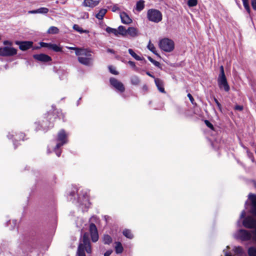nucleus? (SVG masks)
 <instances>
[{
  "mask_svg": "<svg viewBox=\"0 0 256 256\" xmlns=\"http://www.w3.org/2000/svg\"><path fill=\"white\" fill-rule=\"evenodd\" d=\"M84 251H86L88 254L92 252L90 241L87 233L84 234L80 242L77 252L78 256H86Z\"/></svg>",
  "mask_w": 256,
  "mask_h": 256,
  "instance_id": "f257e3e1",
  "label": "nucleus"
},
{
  "mask_svg": "<svg viewBox=\"0 0 256 256\" xmlns=\"http://www.w3.org/2000/svg\"><path fill=\"white\" fill-rule=\"evenodd\" d=\"M84 52H81L80 54H78V61L82 64L90 66L92 64V58L91 54V52L86 48H84Z\"/></svg>",
  "mask_w": 256,
  "mask_h": 256,
  "instance_id": "f03ea898",
  "label": "nucleus"
},
{
  "mask_svg": "<svg viewBox=\"0 0 256 256\" xmlns=\"http://www.w3.org/2000/svg\"><path fill=\"white\" fill-rule=\"evenodd\" d=\"M218 84L220 89L224 90L226 92L230 90V88L227 82L222 66H220V73L218 78Z\"/></svg>",
  "mask_w": 256,
  "mask_h": 256,
  "instance_id": "7ed1b4c3",
  "label": "nucleus"
},
{
  "mask_svg": "<svg viewBox=\"0 0 256 256\" xmlns=\"http://www.w3.org/2000/svg\"><path fill=\"white\" fill-rule=\"evenodd\" d=\"M57 141L58 142L56 144L54 150L57 156H60L61 152L59 151L58 149L67 142V135L64 130H60L58 133Z\"/></svg>",
  "mask_w": 256,
  "mask_h": 256,
  "instance_id": "20e7f679",
  "label": "nucleus"
},
{
  "mask_svg": "<svg viewBox=\"0 0 256 256\" xmlns=\"http://www.w3.org/2000/svg\"><path fill=\"white\" fill-rule=\"evenodd\" d=\"M160 48L166 52H171L174 48V44L173 40L168 38H164L159 42Z\"/></svg>",
  "mask_w": 256,
  "mask_h": 256,
  "instance_id": "39448f33",
  "label": "nucleus"
},
{
  "mask_svg": "<svg viewBox=\"0 0 256 256\" xmlns=\"http://www.w3.org/2000/svg\"><path fill=\"white\" fill-rule=\"evenodd\" d=\"M147 18L150 21L158 23L162 20V14L156 9H150L147 12Z\"/></svg>",
  "mask_w": 256,
  "mask_h": 256,
  "instance_id": "423d86ee",
  "label": "nucleus"
},
{
  "mask_svg": "<svg viewBox=\"0 0 256 256\" xmlns=\"http://www.w3.org/2000/svg\"><path fill=\"white\" fill-rule=\"evenodd\" d=\"M253 231L250 232L245 230H240L235 234V236L243 241L248 240L252 238L255 242L253 239L254 236Z\"/></svg>",
  "mask_w": 256,
  "mask_h": 256,
  "instance_id": "0eeeda50",
  "label": "nucleus"
},
{
  "mask_svg": "<svg viewBox=\"0 0 256 256\" xmlns=\"http://www.w3.org/2000/svg\"><path fill=\"white\" fill-rule=\"evenodd\" d=\"M17 50L11 46H4L0 48V56H10L16 54Z\"/></svg>",
  "mask_w": 256,
  "mask_h": 256,
  "instance_id": "6e6552de",
  "label": "nucleus"
},
{
  "mask_svg": "<svg viewBox=\"0 0 256 256\" xmlns=\"http://www.w3.org/2000/svg\"><path fill=\"white\" fill-rule=\"evenodd\" d=\"M242 224L246 228H255V230H256V219L251 216L245 218L242 222Z\"/></svg>",
  "mask_w": 256,
  "mask_h": 256,
  "instance_id": "1a4fd4ad",
  "label": "nucleus"
},
{
  "mask_svg": "<svg viewBox=\"0 0 256 256\" xmlns=\"http://www.w3.org/2000/svg\"><path fill=\"white\" fill-rule=\"evenodd\" d=\"M110 84L116 90L122 92L125 90V88L122 82L115 78H112L110 80Z\"/></svg>",
  "mask_w": 256,
  "mask_h": 256,
  "instance_id": "9d476101",
  "label": "nucleus"
},
{
  "mask_svg": "<svg viewBox=\"0 0 256 256\" xmlns=\"http://www.w3.org/2000/svg\"><path fill=\"white\" fill-rule=\"evenodd\" d=\"M89 230L92 241L93 242H97L98 240V234L96 225L94 224H90L89 226Z\"/></svg>",
  "mask_w": 256,
  "mask_h": 256,
  "instance_id": "9b49d317",
  "label": "nucleus"
},
{
  "mask_svg": "<svg viewBox=\"0 0 256 256\" xmlns=\"http://www.w3.org/2000/svg\"><path fill=\"white\" fill-rule=\"evenodd\" d=\"M16 44L19 46V48L21 50H26L30 48L32 46L33 43L32 42L30 41H16Z\"/></svg>",
  "mask_w": 256,
  "mask_h": 256,
  "instance_id": "f8f14e48",
  "label": "nucleus"
},
{
  "mask_svg": "<svg viewBox=\"0 0 256 256\" xmlns=\"http://www.w3.org/2000/svg\"><path fill=\"white\" fill-rule=\"evenodd\" d=\"M100 2V0H84L82 2V5L86 7H90V8H94V7L98 6Z\"/></svg>",
  "mask_w": 256,
  "mask_h": 256,
  "instance_id": "ddd939ff",
  "label": "nucleus"
},
{
  "mask_svg": "<svg viewBox=\"0 0 256 256\" xmlns=\"http://www.w3.org/2000/svg\"><path fill=\"white\" fill-rule=\"evenodd\" d=\"M34 58L36 60L44 62H48L52 60V58L50 56L43 54H34Z\"/></svg>",
  "mask_w": 256,
  "mask_h": 256,
  "instance_id": "4468645a",
  "label": "nucleus"
},
{
  "mask_svg": "<svg viewBox=\"0 0 256 256\" xmlns=\"http://www.w3.org/2000/svg\"><path fill=\"white\" fill-rule=\"evenodd\" d=\"M249 196L252 202L250 212L256 216V196L250 194Z\"/></svg>",
  "mask_w": 256,
  "mask_h": 256,
  "instance_id": "2eb2a0df",
  "label": "nucleus"
},
{
  "mask_svg": "<svg viewBox=\"0 0 256 256\" xmlns=\"http://www.w3.org/2000/svg\"><path fill=\"white\" fill-rule=\"evenodd\" d=\"M120 17L122 22L124 24H129L131 23L132 21L129 16L124 12L120 14Z\"/></svg>",
  "mask_w": 256,
  "mask_h": 256,
  "instance_id": "dca6fc26",
  "label": "nucleus"
},
{
  "mask_svg": "<svg viewBox=\"0 0 256 256\" xmlns=\"http://www.w3.org/2000/svg\"><path fill=\"white\" fill-rule=\"evenodd\" d=\"M154 82L159 91L161 92L165 93L162 81L159 78H155Z\"/></svg>",
  "mask_w": 256,
  "mask_h": 256,
  "instance_id": "f3484780",
  "label": "nucleus"
},
{
  "mask_svg": "<svg viewBox=\"0 0 256 256\" xmlns=\"http://www.w3.org/2000/svg\"><path fill=\"white\" fill-rule=\"evenodd\" d=\"M127 34L132 37H136L138 36V30L134 27H130L126 30Z\"/></svg>",
  "mask_w": 256,
  "mask_h": 256,
  "instance_id": "a211bd4d",
  "label": "nucleus"
},
{
  "mask_svg": "<svg viewBox=\"0 0 256 256\" xmlns=\"http://www.w3.org/2000/svg\"><path fill=\"white\" fill-rule=\"evenodd\" d=\"M106 12V9L102 8L100 10L99 12L96 15V18L99 20H102L103 19Z\"/></svg>",
  "mask_w": 256,
  "mask_h": 256,
  "instance_id": "6ab92c4d",
  "label": "nucleus"
},
{
  "mask_svg": "<svg viewBox=\"0 0 256 256\" xmlns=\"http://www.w3.org/2000/svg\"><path fill=\"white\" fill-rule=\"evenodd\" d=\"M115 250L118 254L122 252L124 248L122 244L120 242H116Z\"/></svg>",
  "mask_w": 256,
  "mask_h": 256,
  "instance_id": "aec40b11",
  "label": "nucleus"
},
{
  "mask_svg": "<svg viewBox=\"0 0 256 256\" xmlns=\"http://www.w3.org/2000/svg\"><path fill=\"white\" fill-rule=\"evenodd\" d=\"M144 2L143 0H140L136 2V10L140 12L144 8Z\"/></svg>",
  "mask_w": 256,
  "mask_h": 256,
  "instance_id": "412c9836",
  "label": "nucleus"
},
{
  "mask_svg": "<svg viewBox=\"0 0 256 256\" xmlns=\"http://www.w3.org/2000/svg\"><path fill=\"white\" fill-rule=\"evenodd\" d=\"M66 48L68 50H75V53L76 56L80 54L81 52H84L83 48H80L76 47H72V46H66Z\"/></svg>",
  "mask_w": 256,
  "mask_h": 256,
  "instance_id": "4be33fe9",
  "label": "nucleus"
},
{
  "mask_svg": "<svg viewBox=\"0 0 256 256\" xmlns=\"http://www.w3.org/2000/svg\"><path fill=\"white\" fill-rule=\"evenodd\" d=\"M47 32L49 34H56L59 32V29L56 26H52L48 28Z\"/></svg>",
  "mask_w": 256,
  "mask_h": 256,
  "instance_id": "5701e85b",
  "label": "nucleus"
},
{
  "mask_svg": "<svg viewBox=\"0 0 256 256\" xmlns=\"http://www.w3.org/2000/svg\"><path fill=\"white\" fill-rule=\"evenodd\" d=\"M73 28L75 30L79 32L80 34H82V33H88V32H89L88 30H84L78 24H76L74 25Z\"/></svg>",
  "mask_w": 256,
  "mask_h": 256,
  "instance_id": "b1692460",
  "label": "nucleus"
},
{
  "mask_svg": "<svg viewBox=\"0 0 256 256\" xmlns=\"http://www.w3.org/2000/svg\"><path fill=\"white\" fill-rule=\"evenodd\" d=\"M118 34L122 36H126L127 34V30L124 26H118Z\"/></svg>",
  "mask_w": 256,
  "mask_h": 256,
  "instance_id": "393cba45",
  "label": "nucleus"
},
{
  "mask_svg": "<svg viewBox=\"0 0 256 256\" xmlns=\"http://www.w3.org/2000/svg\"><path fill=\"white\" fill-rule=\"evenodd\" d=\"M129 54L136 60H142V58L136 54L132 49H128V50Z\"/></svg>",
  "mask_w": 256,
  "mask_h": 256,
  "instance_id": "a878e982",
  "label": "nucleus"
},
{
  "mask_svg": "<svg viewBox=\"0 0 256 256\" xmlns=\"http://www.w3.org/2000/svg\"><path fill=\"white\" fill-rule=\"evenodd\" d=\"M248 253L249 256H256V248L254 246L249 248Z\"/></svg>",
  "mask_w": 256,
  "mask_h": 256,
  "instance_id": "bb28decb",
  "label": "nucleus"
},
{
  "mask_svg": "<svg viewBox=\"0 0 256 256\" xmlns=\"http://www.w3.org/2000/svg\"><path fill=\"white\" fill-rule=\"evenodd\" d=\"M131 83L134 85H138L140 82V80L138 76H134L130 78Z\"/></svg>",
  "mask_w": 256,
  "mask_h": 256,
  "instance_id": "cd10ccee",
  "label": "nucleus"
},
{
  "mask_svg": "<svg viewBox=\"0 0 256 256\" xmlns=\"http://www.w3.org/2000/svg\"><path fill=\"white\" fill-rule=\"evenodd\" d=\"M107 32L114 34L116 36H118V30L116 29L111 28L110 27H107L106 29Z\"/></svg>",
  "mask_w": 256,
  "mask_h": 256,
  "instance_id": "c85d7f7f",
  "label": "nucleus"
},
{
  "mask_svg": "<svg viewBox=\"0 0 256 256\" xmlns=\"http://www.w3.org/2000/svg\"><path fill=\"white\" fill-rule=\"evenodd\" d=\"M104 242L105 244H110L112 242V238L108 234L104 235L103 238Z\"/></svg>",
  "mask_w": 256,
  "mask_h": 256,
  "instance_id": "c756f323",
  "label": "nucleus"
},
{
  "mask_svg": "<svg viewBox=\"0 0 256 256\" xmlns=\"http://www.w3.org/2000/svg\"><path fill=\"white\" fill-rule=\"evenodd\" d=\"M147 48L150 50L154 54H156V48H155L154 45L151 43V42L150 40L149 41V42L147 46Z\"/></svg>",
  "mask_w": 256,
  "mask_h": 256,
  "instance_id": "7c9ffc66",
  "label": "nucleus"
},
{
  "mask_svg": "<svg viewBox=\"0 0 256 256\" xmlns=\"http://www.w3.org/2000/svg\"><path fill=\"white\" fill-rule=\"evenodd\" d=\"M234 251L236 254L238 256H241L244 252L243 250L240 246L234 247Z\"/></svg>",
  "mask_w": 256,
  "mask_h": 256,
  "instance_id": "2f4dec72",
  "label": "nucleus"
},
{
  "mask_svg": "<svg viewBox=\"0 0 256 256\" xmlns=\"http://www.w3.org/2000/svg\"><path fill=\"white\" fill-rule=\"evenodd\" d=\"M123 234L126 238H133V235L131 232V231L129 230H124L123 231Z\"/></svg>",
  "mask_w": 256,
  "mask_h": 256,
  "instance_id": "473e14b6",
  "label": "nucleus"
},
{
  "mask_svg": "<svg viewBox=\"0 0 256 256\" xmlns=\"http://www.w3.org/2000/svg\"><path fill=\"white\" fill-rule=\"evenodd\" d=\"M51 50H52L56 52H59L62 50V48L60 47L59 46H58L56 44H54L52 46H51Z\"/></svg>",
  "mask_w": 256,
  "mask_h": 256,
  "instance_id": "72a5a7b5",
  "label": "nucleus"
},
{
  "mask_svg": "<svg viewBox=\"0 0 256 256\" xmlns=\"http://www.w3.org/2000/svg\"><path fill=\"white\" fill-rule=\"evenodd\" d=\"M242 1L245 9L249 13L250 12V8L248 5V0H242Z\"/></svg>",
  "mask_w": 256,
  "mask_h": 256,
  "instance_id": "f704fd0d",
  "label": "nucleus"
},
{
  "mask_svg": "<svg viewBox=\"0 0 256 256\" xmlns=\"http://www.w3.org/2000/svg\"><path fill=\"white\" fill-rule=\"evenodd\" d=\"M38 10V13L39 14H46L48 12V9L46 8H40Z\"/></svg>",
  "mask_w": 256,
  "mask_h": 256,
  "instance_id": "c9c22d12",
  "label": "nucleus"
},
{
  "mask_svg": "<svg viewBox=\"0 0 256 256\" xmlns=\"http://www.w3.org/2000/svg\"><path fill=\"white\" fill-rule=\"evenodd\" d=\"M197 0H188V4L189 6L192 7L196 6L197 4Z\"/></svg>",
  "mask_w": 256,
  "mask_h": 256,
  "instance_id": "e433bc0d",
  "label": "nucleus"
},
{
  "mask_svg": "<svg viewBox=\"0 0 256 256\" xmlns=\"http://www.w3.org/2000/svg\"><path fill=\"white\" fill-rule=\"evenodd\" d=\"M148 60L152 62L155 66H159L160 65V64L159 62L153 60L151 57L148 56Z\"/></svg>",
  "mask_w": 256,
  "mask_h": 256,
  "instance_id": "4c0bfd02",
  "label": "nucleus"
},
{
  "mask_svg": "<svg viewBox=\"0 0 256 256\" xmlns=\"http://www.w3.org/2000/svg\"><path fill=\"white\" fill-rule=\"evenodd\" d=\"M84 200H81V198L80 197V196H78V202L80 204H86L85 202H87L88 199L84 196Z\"/></svg>",
  "mask_w": 256,
  "mask_h": 256,
  "instance_id": "58836bf2",
  "label": "nucleus"
},
{
  "mask_svg": "<svg viewBox=\"0 0 256 256\" xmlns=\"http://www.w3.org/2000/svg\"><path fill=\"white\" fill-rule=\"evenodd\" d=\"M108 68H109V70H110V72L112 74H118V72L116 71V70L113 66H110L108 67Z\"/></svg>",
  "mask_w": 256,
  "mask_h": 256,
  "instance_id": "ea45409f",
  "label": "nucleus"
},
{
  "mask_svg": "<svg viewBox=\"0 0 256 256\" xmlns=\"http://www.w3.org/2000/svg\"><path fill=\"white\" fill-rule=\"evenodd\" d=\"M214 101L216 102V104L220 110L222 111V106H221L220 104L218 102V100L215 98H214Z\"/></svg>",
  "mask_w": 256,
  "mask_h": 256,
  "instance_id": "a19ab883",
  "label": "nucleus"
},
{
  "mask_svg": "<svg viewBox=\"0 0 256 256\" xmlns=\"http://www.w3.org/2000/svg\"><path fill=\"white\" fill-rule=\"evenodd\" d=\"M89 17L88 14L86 12H84L82 14L81 18H82L88 19Z\"/></svg>",
  "mask_w": 256,
  "mask_h": 256,
  "instance_id": "79ce46f5",
  "label": "nucleus"
},
{
  "mask_svg": "<svg viewBox=\"0 0 256 256\" xmlns=\"http://www.w3.org/2000/svg\"><path fill=\"white\" fill-rule=\"evenodd\" d=\"M205 124L206 125L210 128H213L212 124L208 120H205Z\"/></svg>",
  "mask_w": 256,
  "mask_h": 256,
  "instance_id": "37998d69",
  "label": "nucleus"
},
{
  "mask_svg": "<svg viewBox=\"0 0 256 256\" xmlns=\"http://www.w3.org/2000/svg\"><path fill=\"white\" fill-rule=\"evenodd\" d=\"M16 138H15L16 140H20V139H22L23 140L24 138V134H22V133H20V136H18L16 135Z\"/></svg>",
  "mask_w": 256,
  "mask_h": 256,
  "instance_id": "c03bdc74",
  "label": "nucleus"
},
{
  "mask_svg": "<svg viewBox=\"0 0 256 256\" xmlns=\"http://www.w3.org/2000/svg\"><path fill=\"white\" fill-rule=\"evenodd\" d=\"M112 11L113 12H116L117 10H120L118 6L117 5H114L112 6Z\"/></svg>",
  "mask_w": 256,
  "mask_h": 256,
  "instance_id": "a18cd8bd",
  "label": "nucleus"
},
{
  "mask_svg": "<svg viewBox=\"0 0 256 256\" xmlns=\"http://www.w3.org/2000/svg\"><path fill=\"white\" fill-rule=\"evenodd\" d=\"M252 5L253 8L256 10V0H252Z\"/></svg>",
  "mask_w": 256,
  "mask_h": 256,
  "instance_id": "49530a36",
  "label": "nucleus"
},
{
  "mask_svg": "<svg viewBox=\"0 0 256 256\" xmlns=\"http://www.w3.org/2000/svg\"><path fill=\"white\" fill-rule=\"evenodd\" d=\"M188 98H189V99H190V101L191 102H192V104H194V98H192V94H188Z\"/></svg>",
  "mask_w": 256,
  "mask_h": 256,
  "instance_id": "de8ad7c7",
  "label": "nucleus"
},
{
  "mask_svg": "<svg viewBox=\"0 0 256 256\" xmlns=\"http://www.w3.org/2000/svg\"><path fill=\"white\" fill-rule=\"evenodd\" d=\"M128 63L132 67L134 68H136L135 63L134 62L129 61Z\"/></svg>",
  "mask_w": 256,
  "mask_h": 256,
  "instance_id": "09e8293b",
  "label": "nucleus"
},
{
  "mask_svg": "<svg viewBox=\"0 0 256 256\" xmlns=\"http://www.w3.org/2000/svg\"><path fill=\"white\" fill-rule=\"evenodd\" d=\"M112 252V250H108L104 253V256H110Z\"/></svg>",
  "mask_w": 256,
  "mask_h": 256,
  "instance_id": "8fccbe9b",
  "label": "nucleus"
},
{
  "mask_svg": "<svg viewBox=\"0 0 256 256\" xmlns=\"http://www.w3.org/2000/svg\"><path fill=\"white\" fill-rule=\"evenodd\" d=\"M48 44L49 43H46V42H42L40 43V46L42 47L47 48L48 46Z\"/></svg>",
  "mask_w": 256,
  "mask_h": 256,
  "instance_id": "3c124183",
  "label": "nucleus"
},
{
  "mask_svg": "<svg viewBox=\"0 0 256 256\" xmlns=\"http://www.w3.org/2000/svg\"><path fill=\"white\" fill-rule=\"evenodd\" d=\"M4 45H12V42H10V41H8V40H5L4 42Z\"/></svg>",
  "mask_w": 256,
  "mask_h": 256,
  "instance_id": "603ef678",
  "label": "nucleus"
},
{
  "mask_svg": "<svg viewBox=\"0 0 256 256\" xmlns=\"http://www.w3.org/2000/svg\"><path fill=\"white\" fill-rule=\"evenodd\" d=\"M28 14H38V10H30V11L28 12Z\"/></svg>",
  "mask_w": 256,
  "mask_h": 256,
  "instance_id": "864d4df0",
  "label": "nucleus"
},
{
  "mask_svg": "<svg viewBox=\"0 0 256 256\" xmlns=\"http://www.w3.org/2000/svg\"><path fill=\"white\" fill-rule=\"evenodd\" d=\"M242 108H243V107L240 106H236L235 107V109L238 110H242Z\"/></svg>",
  "mask_w": 256,
  "mask_h": 256,
  "instance_id": "5fc2aeb1",
  "label": "nucleus"
},
{
  "mask_svg": "<svg viewBox=\"0 0 256 256\" xmlns=\"http://www.w3.org/2000/svg\"><path fill=\"white\" fill-rule=\"evenodd\" d=\"M246 216V212L244 210H243L242 213H241V214H240V218H244Z\"/></svg>",
  "mask_w": 256,
  "mask_h": 256,
  "instance_id": "6e6d98bb",
  "label": "nucleus"
},
{
  "mask_svg": "<svg viewBox=\"0 0 256 256\" xmlns=\"http://www.w3.org/2000/svg\"><path fill=\"white\" fill-rule=\"evenodd\" d=\"M224 253L225 256H232L230 252H228L225 250H224Z\"/></svg>",
  "mask_w": 256,
  "mask_h": 256,
  "instance_id": "4d7b16f0",
  "label": "nucleus"
},
{
  "mask_svg": "<svg viewBox=\"0 0 256 256\" xmlns=\"http://www.w3.org/2000/svg\"><path fill=\"white\" fill-rule=\"evenodd\" d=\"M253 233H254V234L253 239L255 241V242H256V230L253 231Z\"/></svg>",
  "mask_w": 256,
  "mask_h": 256,
  "instance_id": "13d9d810",
  "label": "nucleus"
},
{
  "mask_svg": "<svg viewBox=\"0 0 256 256\" xmlns=\"http://www.w3.org/2000/svg\"><path fill=\"white\" fill-rule=\"evenodd\" d=\"M76 195V194H75V192L74 191L72 192L70 194V196L72 197V196H74ZM70 200H72V198H70Z\"/></svg>",
  "mask_w": 256,
  "mask_h": 256,
  "instance_id": "bf43d9fd",
  "label": "nucleus"
},
{
  "mask_svg": "<svg viewBox=\"0 0 256 256\" xmlns=\"http://www.w3.org/2000/svg\"><path fill=\"white\" fill-rule=\"evenodd\" d=\"M8 138L10 139H11V138H12L13 137H14V135L13 134H10V133H9L8 134V135L7 136Z\"/></svg>",
  "mask_w": 256,
  "mask_h": 256,
  "instance_id": "052dcab7",
  "label": "nucleus"
},
{
  "mask_svg": "<svg viewBox=\"0 0 256 256\" xmlns=\"http://www.w3.org/2000/svg\"><path fill=\"white\" fill-rule=\"evenodd\" d=\"M108 52H110V53H112V54H114V52L113 50L112 49H110V48H108Z\"/></svg>",
  "mask_w": 256,
  "mask_h": 256,
  "instance_id": "680f3d73",
  "label": "nucleus"
},
{
  "mask_svg": "<svg viewBox=\"0 0 256 256\" xmlns=\"http://www.w3.org/2000/svg\"><path fill=\"white\" fill-rule=\"evenodd\" d=\"M53 44H50V43H49L48 44V46L47 48L50 49V50H51V46H52Z\"/></svg>",
  "mask_w": 256,
  "mask_h": 256,
  "instance_id": "e2e57ef3",
  "label": "nucleus"
},
{
  "mask_svg": "<svg viewBox=\"0 0 256 256\" xmlns=\"http://www.w3.org/2000/svg\"><path fill=\"white\" fill-rule=\"evenodd\" d=\"M146 74L152 78H154V76L152 75L149 72H147Z\"/></svg>",
  "mask_w": 256,
  "mask_h": 256,
  "instance_id": "0e129e2a",
  "label": "nucleus"
},
{
  "mask_svg": "<svg viewBox=\"0 0 256 256\" xmlns=\"http://www.w3.org/2000/svg\"><path fill=\"white\" fill-rule=\"evenodd\" d=\"M143 88H144V90H147V86H143Z\"/></svg>",
  "mask_w": 256,
  "mask_h": 256,
  "instance_id": "69168bd1",
  "label": "nucleus"
},
{
  "mask_svg": "<svg viewBox=\"0 0 256 256\" xmlns=\"http://www.w3.org/2000/svg\"><path fill=\"white\" fill-rule=\"evenodd\" d=\"M12 222H13V223H14V224H16V220H12Z\"/></svg>",
  "mask_w": 256,
  "mask_h": 256,
  "instance_id": "338daca9",
  "label": "nucleus"
}]
</instances>
